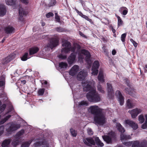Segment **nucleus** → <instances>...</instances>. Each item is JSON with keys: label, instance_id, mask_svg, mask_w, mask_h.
<instances>
[{"label": "nucleus", "instance_id": "69168bd1", "mask_svg": "<svg viewBox=\"0 0 147 147\" xmlns=\"http://www.w3.org/2000/svg\"><path fill=\"white\" fill-rule=\"evenodd\" d=\"M102 40H103V41L104 42H107V41L106 40V39L104 38H102Z\"/></svg>", "mask_w": 147, "mask_h": 147}, {"label": "nucleus", "instance_id": "680f3d73", "mask_svg": "<svg viewBox=\"0 0 147 147\" xmlns=\"http://www.w3.org/2000/svg\"><path fill=\"white\" fill-rule=\"evenodd\" d=\"M41 83L42 84L46 85L47 84V82L46 81L43 80L41 82Z\"/></svg>", "mask_w": 147, "mask_h": 147}, {"label": "nucleus", "instance_id": "f03ea898", "mask_svg": "<svg viewBox=\"0 0 147 147\" xmlns=\"http://www.w3.org/2000/svg\"><path fill=\"white\" fill-rule=\"evenodd\" d=\"M94 83L93 81L84 80L82 82V85L84 91H89L86 94L88 100L90 102H97L100 101L101 98L96 92Z\"/></svg>", "mask_w": 147, "mask_h": 147}, {"label": "nucleus", "instance_id": "4d7b16f0", "mask_svg": "<svg viewBox=\"0 0 147 147\" xmlns=\"http://www.w3.org/2000/svg\"><path fill=\"white\" fill-rule=\"evenodd\" d=\"M142 38L144 41H146L147 40V35L146 34H144L143 35Z\"/></svg>", "mask_w": 147, "mask_h": 147}, {"label": "nucleus", "instance_id": "c85d7f7f", "mask_svg": "<svg viewBox=\"0 0 147 147\" xmlns=\"http://www.w3.org/2000/svg\"><path fill=\"white\" fill-rule=\"evenodd\" d=\"M33 141L32 139H31L28 141L23 143L21 145V147H28L30 144Z\"/></svg>", "mask_w": 147, "mask_h": 147}, {"label": "nucleus", "instance_id": "2f4dec72", "mask_svg": "<svg viewBox=\"0 0 147 147\" xmlns=\"http://www.w3.org/2000/svg\"><path fill=\"white\" fill-rule=\"evenodd\" d=\"M115 16L118 20V26L119 27L122 26L123 24V21L119 16L117 15L116 14L115 15Z\"/></svg>", "mask_w": 147, "mask_h": 147}, {"label": "nucleus", "instance_id": "79ce46f5", "mask_svg": "<svg viewBox=\"0 0 147 147\" xmlns=\"http://www.w3.org/2000/svg\"><path fill=\"white\" fill-rule=\"evenodd\" d=\"M56 4V0H51L48 4L49 7H51L54 6Z\"/></svg>", "mask_w": 147, "mask_h": 147}, {"label": "nucleus", "instance_id": "aec40b11", "mask_svg": "<svg viewBox=\"0 0 147 147\" xmlns=\"http://www.w3.org/2000/svg\"><path fill=\"white\" fill-rule=\"evenodd\" d=\"M127 106L129 108H132L136 105L135 101L134 100L130 99H128L127 101Z\"/></svg>", "mask_w": 147, "mask_h": 147}, {"label": "nucleus", "instance_id": "3c124183", "mask_svg": "<svg viewBox=\"0 0 147 147\" xmlns=\"http://www.w3.org/2000/svg\"><path fill=\"white\" fill-rule=\"evenodd\" d=\"M4 129V127L3 125L0 126V136L3 133Z\"/></svg>", "mask_w": 147, "mask_h": 147}, {"label": "nucleus", "instance_id": "423d86ee", "mask_svg": "<svg viewBox=\"0 0 147 147\" xmlns=\"http://www.w3.org/2000/svg\"><path fill=\"white\" fill-rule=\"evenodd\" d=\"M20 127V124L9 123L6 125V130L8 132L11 133L19 128Z\"/></svg>", "mask_w": 147, "mask_h": 147}, {"label": "nucleus", "instance_id": "13d9d810", "mask_svg": "<svg viewBox=\"0 0 147 147\" xmlns=\"http://www.w3.org/2000/svg\"><path fill=\"white\" fill-rule=\"evenodd\" d=\"M55 18L56 21L58 22H59L60 21V19L59 16L55 14Z\"/></svg>", "mask_w": 147, "mask_h": 147}, {"label": "nucleus", "instance_id": "b1692460", "mask_svg": "<svg viewBox=\"0 0 147 147\" xmlns=\"http://www.w3.org/2000/svg\"><path fill=\"white\" fill-rule=\"evenodd\" d=\"M98 80L101 82H104L103 71L101 70H100L99 71L98 76Z\"/></svg>", "mask_w": 147, "mask_h": 147}, {"label": "nucleus", "instance_id": "6ab92c4d", "mask_svg": "<svg viewBox=\"0 0 147 147\" xmlns=\"http://www.w3.org/2000/svg\"><path fill=\"white\" fill-rule=\"evenodd\" d=\"M19 15L20 16L19 17V19L20 21H22L23 19L22 17L26 15V13L25 11H24V9L22 8L21 5H19Z\"/></svg>", "mask_w": 147, "mask_h": 147}, {"label": "nucleus", "instance_id": "a19ab883", "mask_svg": "<svg viewBox=\"0 0 147 147\" xmlns=\"http://www.w3.org/2000/svg\"><path fill=\"white\" fill-rule=\"evenodd\" d=\"M70 132L72 136L75 137L77 135V131L74 129L72 128L70 129Z\"/></svg>", "mask_w": 147, "mask_h": 147}, {"label": "nucleus", "instance_id": "338daca9", "mask_svg": "<svg viewBox=\"0 0 147 147\" xmlns=\"http://www.w3.org/2000/svg\"><path fill=\"white\" fill-rule=\"evenodd\" d=\"M21 82L23 84H24L26 83V81L25 80H24L22 81Z\"/></svg>", "mask_w": 147, "mask_h": 147}, {"label": "nucleus", "instance_id": "c9c22d12", "mask_svg": "<svg viewBox=\"0 0 147 147\" xmlns=\"http://www.w3.org/2000/svg\"><path fill=\"white\" fill-rule=\"evenodd\" d=\"M12 59V58L10 57V56H7L3 61V63L5 64L9 62Z\"/></svg>", "mask_w": 147, "mask_h": 147}, {"label": "nucleus", "instance_id": "473e14b6", "mask_svg": "<svg viewBox=\"0 0 147 147\" xmlns=\"http://www.w3.org/2000/svg\"><path fill=\"white\" fill-rule=\"evenodd\" d=\"M127 85L129 87V88H125V92L127 93L130 95L131 96H132L133 91L132 89H131L129 85L128 84H127Z\"/></svg>", "mask_w": 147, "mask_h": 147}, {"label": "nucleus", "instance_id": "4468645a", "mask_svg": "<svg viewBox=\"0 0 147 147\" xmlns=\"http://www.w3.org/2000/svg\"><path fill=\"white\" fill-rule=\"evenodd\" d=\"M142 111V110L140 109L136 108L131 111H129V112L131 114L132 117L135 118Z\"/></svg>", "mask_w": 147, "mask_h": 147}, {"label": "nucleus", "instance_id": "9b49d317", "mask_svg": "<svg viewBox=\"0 0 147 147\" xmlns=\"http://www.w3.org/2000/svg\"><path fill=\"white\" fill-rule=\"evenodd\" d=\"M107 86L108 96L110 99H112L114 96V93L112 85L111 84L107 83Z\"/></svg>", "mask_w": 147, "mask_h": 147}, {"label": "nucleus", "instance_id": "09e8293b", "mask_svg": "<svg viewBox=\"0 0 147 147\" xmlns=\"http://www.w3.org/2000/svg\"><path fill=\"white\" fill-rule=\"evenodd\" d=\"M2 93H0V98L5 97L4 99H6L7 98L6 94L2 91Z\"/></svg>", "mask_w": 147, "mask_h": 147}, {"label": "nucleus", "instance_id": "7ed1b4c3", "mask_svg": "<svg viewBox=\"0 0 147 147\" xmlns=\"http://www.w3.org/2000/svg\"><path fill=\"white\" fill-rule=\"evenodd\" d=\"M88 111L94 115V121L96 124L103 125L106 121L105 115L102 112V109L98 106H90L88 109Z\"/></svg>", "mask_w": 147, "mask_h": 147}, {"label": "nucleus", "instance_id": "de8ad7c7", "mask_svg": "<svg viewBox=\"0 0 147 147\" xmlns=\"http://www.w3.org/2000/svg\"><path fill=\"white\" fill-rule=\"evenodd\" d=\"M6 107V105L5 104H3L0 107V113L3 112L5 109Z\"/></svg>", "mask_w": 147, "mask_h": 147}, {"label": "nucleus", "instance_id": "6e6552de", "mask_svg": "<svg viewBox=\"0 0 147 147\" xmlns=\"http://www.w3.org/2000/svg\"><path fill=\"white\" fill-rule=\"evenodd\" d=\"M124 124L126 127H130L134 130H136L138 128L137 124L130 120H125Z\"/></svg>", "mask_w": 147, "mask_h": 147}, {"label": "nucleus", "instance_id": "ddd939ff", "mask_svg": "<svg viewBox=\"0 0 147 147\" xmlns=\"http://www.w3.org/2000/svg\"><path fill=\"white\" fill-rule=\"evenodd\" d=\"M40 141L34 144L35 147H49V145L45 140L42 139L40 140Z\"/></svg>", "mask_w": 147, "mask_h": 147}, {"label": "nucleus", "instance_id": "e2e57ef3", "mask_svg": "<svg viewBox=\"0 0 147 147\" xmlns=\"http://www.w3.org/2000/svg\"><path fill=\"white\" fill-rule=\"evenodd\" d=\"M116 51L115 50H113L112 52V54L113 55H115L116 53Z\"/></svg>", "mask_w": 147, "mask_h": 147}, {"label": "nucleus", "instance_id": "7c9ffc66", "mask_svg": "<svg viewBox=\"0 0 147 147\" xmlns=\"http://www.w3.org/2000/svg\"><path fill=\"white\" fill-rule=\"evenodd\" d=\"M24 132V129H22L18 132L16 135V138L18 139L20 138L21 136L23 134Z\"/></svg>", "mask_w": 147, "mask_h": 147}, {"label": "nucleus", "instance_id": "49530a36", "mask_svg": "<svg viewBox=\"0 0 147 147\" xmlns=\"http://www.w3.org/2000/svg\"><path fill=\"white\" fill-rule=\"evenodd\" d=\"M45 89L42 88L39 89L38 91V94L40 96L42 95L44 92Z\"/></svg>", "mask_w": 147, "mask_h": 147}, {"label": "nucleus", "instance_id": "f257e3e1", "mask_svg": "<svg viewBox=\"0 0 147 147\" xmlns=\"http://www.w3.org/2000/svg\"><path fill=\"white\" fill-rule=\"evenodd\" d=\"M62 42L63 43L62 46L64 48L61 49L62 53H64L66 54L70 51L74 52L76 51L78 53V58L79 60L82 61L85 57L86 62L89 65H91V61L90 59L91 55L88 51L85 49L80 50L81 47L78 44H74L73 46H71V43L67 40L62 41Z\"/></svg>", "mask_w": 147, "mask_h": 147}, {"label": "nucleus", "instance_id": "1a4fd4ad", "mask_svg": "<svg viewBox=\"0 0 147 147\" xmlns=\"http://www.w3.org/2000/svg\"><path fill=\"white\" fill-rule=\"evenodd\" d=\"M100 66L99 62L98 61H95L93 63L92 68V75H97L98 73V68Z\"/></svg>", "mask_w": 147, "mask_h": 147}, {"label": "nucleus", "instance_id": "5fc2aeb1", "mask_svg": "<svg viewBox=\"0 0 147 147\" xmlns=\"http://www.w3.org/2000/svg\"><path fill=\"white\" fill-rule=\"evenodd\" d=\"M130 41L132 43L134 47H136L138 45V43L132 39H130Z\"/></svg>", "mask_w": 147, "mask_h": 147}, {"label": "nucleus", "instance_id": "ea45409f", "mask_svg": "<svg viewBox=\"0 0 147 147\" xmlns=\"http://www.w3.org/2000/svg\"><path fill=\"white\" fill-rule=\"evenodd\" d=\"M146 118L145 122L142 125V128L143 129H145L147 128V114L145 115Z\"/></svg>", "mask_w": 147, "mask_h": 147}, {"label": "nucleus", "instance_id": "a211bd4d", "mask_svg": "<svg viewBox=\"0 0 147 147\" xmlns=\"http://www.w3.org/2000/svg\"><path fill=\"white\" fill-rule=\"evenodd\" d=\"M76 54L74 53H72L69 57L67 59V61L69 64H72L74 62L76 58Z\"/></svg>", "mask_w": 147, "mask_h": 147}, {"label": "nucleus", "instance_id": "052dcab7", "mask_svg": "<svg viewBox=\"0 0 147 147\" xmlns=\"http://www.w3.org/2000/svg\"><path fill=\"white\" fill-rule=\"evenodd\" d=\"M144 72L145 73H147V64L144 67Z\"/></svg>", "mask_w": 147, "mask_h": 147}, {"label": "nucleus", "instance_id": "4c0bfd02", "mask_svg": "<svg viewBox=\"0 0 147 147\" xmlns=\"http://www.w3.org/2000/svg\"><path fill=\"white\" fill-rule=\"evenodd\" d=\"M11 117L10 115H6L5 117L3 119H2L0 122V124H2L7 121Z\"/></svg>", "mask_w": 147, "mask_h": 147}, {"label": "nucleus", "instance_id": "2eb2a0df", "mask_svg": "<svg viewBox=\"0 0 147 147\" xmlns=\"http://www.w3.org/2000/svg\"><path fill=\"white\" fill-rule=\"evenodd\" d=\"M116 96L118 98V100L121 105H123L124 103V98L122 96L119 90H117L115 93Z\"/></svg>", "mask_w": 147, "mask_h": 147}, {"label": "nucleus", "instance_id": "c756f323", "mask_svg": "<svg viewBox=\"0 0 147 147\" xmlns=\"http://www.w3.org/2000/svg\"><path fill=\"white\" fill-rule=\"evenodd\" d=\"M67 66V64L66 63L61 62L59 63V66L61 69H65L66 68Z\"/></svg>", "mask_w": 147, "mask_h": 147}, {"label": "nucleus", "instance_id": "20e7f679", "mask_svg": "<svg viewBox=\"0 0 147 147\" xmlns=\"http://www.w3.org/2000/svg\"><path fill=\"white\" fill-rule=\"evenodd\" d=\"M116 127L119 132L121 133V139L123 144L127 146H131L132 144L131 142H124V141L131 139V136L129 135H126L123 134L124 132L125 131V130L120 123H117L116 124Z\"/></svg>", "mask_w": 147, "mask_h": 147}, {"label": "nucleus", "instance_id": "0e129e2a", "mask_svg": "<svg viewBox=\"0 0 147 147\" xmlns=\"http://www.w3.org/2000/svg\"><path fill=\"white\" fill-rule=\"evenodd\" d=\"M111 28H112V30L114 34L115 33V31H116L113 28V27H112Z\"/></svg>", "mask_w": 147, "mask_h": 147}, {"label": "nucleus", "instance_id": "0eeeda50", "mask_svg": "<svg viewBox=\"0 0 147 147\" xmlns=\"http://www.w3.org/2000/svg\"><path fill=\"white\" fill-rule=\"evenodd\" d=\"M115 136V133L111 131L108 134V136H105L103 137V139L107 143H111L112 142V140L114 139Z\"/></svg>", "mask_w": 147, "mask_h": 147}, {"label": "nucleus", "instance_id": "8fccbe9b", "mask_svg": "<svg viewBox=\"0 0 147 147\" xmlns=\"http://www.w3.org/2000/svg\"><path fill=\"white\" fill-rule=\"evenodd\" d=\"M19 143V141L18 140H16L12 142V145L14 146H16Z\"/></svg>", "mask_w": 147, "mask_h": 147}, {"label": "nucleus", "instance_id": "bf43d9fd", "mask_svg": "<svg viewBox=\"0 0 147 147\" xmlns=\"http://www.w3.org/2000/svg\"><path fill=\"white\" fill-rule=\"evenodd\" d=\"M20 1L22 2L23 3L25 4H28L29 3V1L28 0H20Z\"/></svg>", "mask_w": 147, "mask_h": 147}, {"label": "nucleus", "instance_id": "c03bdc74", "mask_svg": "<svg viewBox=\"0 0 147 147\" xmlns=\"http://www.w3.org/2000/svg\"><path fill=\"white\" fill-rule=\"evenodd\" d=\"M97 88L98 91L102 93H105V91L103 90V88H102L101 85L98 84V86Z\"/></svg>", "mask_w": 147, "mask_h": 147}, {"label": "nucleus", "instance_id": "412c9836", "mask_svg": "<svg viewBox=\"0 0 147 147\" xmlns=\"http://www.w3.org/2000/svg\"><path fill=\"white\" fill-rule=\"evenodd\" d=\"M6 13L5 6L3 4L0 5V16H3Z\"/></svg>", "mask_w": 147, "mask_h": 147}, {"label": "nucleus", "instance_id": "72a5a7b5", "mask_svg": "<svg viewBox=\"0 0 147 147\" xmlns=\"http://www.w3.org/2000/svg\"><path fill=\"white\" fill-rule=\"evenodd\" d=\"M88 102L87 101L83 100L79 102L78 105L79 107H80L84 106H88Z\"/></svg>", "mask_w": 147, "mask_h": 147}, {"label": "nucleus", "instance_id": "f3484780", "mask_svg": "<svg viewBox=\"0 0 147 147\" xmlns=\"http://www.w3.org/2000/svg\"><path fill=\"white\" fill-rule=\"evenodd\" d=\"M75 10L77 13L81 17L89 21L91 24H94V22L92 21V19L89 18L87 16L83 15L81 11H80L77 9H76Z\"/></svg>", "mask_w": 147, "mask_h": 147}, {"label": "nucleus", "instance_id": "39448f33", "mask_svg": "<svg viewBox=\"0 0 147 147\" xmlns=\"http://www.w3.org/2000/svg\"><path fill=\"white\" fill-rule=\"evenodd\" d=\"M94 140V141L92 138H87L86 139H84L83 141L85 144L89 146H91L92 145H94L95 142L99 147H101L104 146V144L101 142L98 137H95Z\"/></svg>", "mask_w": 147, "mask_h": 147}, {"label": "nucleus", "instance_id": "9d476101", "mask_svg": "<svg viewBox=\"0 0 147 147\" xmlns=\"http://www.w3.org/2000/svg\"><path fill=\"white\" fill-rule=\"evenodd\" d=\"M58 42L59 40L58 39L55 38H51L47 46V47L52 49L58 45Z\"/></svg>", "mask_w": 147, "mask_h": 147}, {"label": "nucleus", "instance_id": "a18cd8bd", "mask_svg": "<svg viewBox=\"0 0 147 147\" xmlns=\"http://www.w3.org/2000/svg\"><path fill=\"white\" fill-rule=\"evenodd\" d=\"M126 34L123 33L122 34L121 36V38L122 41L124 43H125V39L126 37Z\"/></svg>", "mask_w": 147, "mask_h": 147}, {"label": "nucleus", "instance_id": "393cba45", "mask_svg": "<svg viewBox=\"0 0 147 147\" xmlns=\"http://www.w3.org/2000/svg\"><path fill=\"white\" fill-rule=\"evenodd\" d=\"M14 28L12 27L8 26L5 28V30L7 34L11 33L13 32Z\"/></svg>", "mask_w": 147, "mask_h": 147}, {"label": "nucleus", "instance_id": "774afa93", "mask_svg": "<svg viewBox=\"0 0 147 147\" xmlns=\"http://www.w3.org/2000/svg\"><path fill=\"white\" fill-rule=\"evenodd\" d=\"M79 34H80V35H81V36H84V34H83L82 32H79Z\"/></svg>", "mask_w": 147, "mask_h": 147}, {"label": "nucleus", "instance_id": "603ef678", "mask_svg": "<svg viewBox=\"0 0 147 147\" xmlns=\"http://www.w3.org/2000/svg\"><path fill=\"white\" fill-rule=\"evenodd\" d=\"M87 132L88 134L90 135H91L93 134V132L91 128H88L87 129Z\"/></svg>", "mask_w": 147, "mask_h": 147}, {"label": "nucleus", "instance_id": "f704fd0d", "mask_svg": "<svg viewBox=\"0 0 147 147\" xmlns=\"http://www.w3.org/2000/svg\"><path fill=\"white\" fill-rule=\"evenodd\" d=\"M30 57L28 56V53L27 52L25 53L21 58V60L23 61H26Z\"/></svg>", "mask_w": 147, "mask_h": 147}, {"label": "nucleus", "instance_id": "a878e982", "mask_svg": "<svg viewBox=\"0 0 147 147\" xmlns=\"http://www.w3.org/2000/svg\"><path fill=\"white\" fill-rule=\"evenodd\" d=\"M132 147H145L143 145L141 144H140L139 142L138 141H136L134 142Z\"/></svg>", "mask_w": 147, "mask_h": 147}, {"label": "nucleus", "instance_id": "6e6d98bb", "mask_svg": "<svg viewBox=\"0 0 147 147\" xmlns=\"http://www.w3.org/2000/svg\"><path fill=\"white\" fill-rule=\"evenodd\" d=\"M59 57L60 59H65L66 58V55H63L62 54H60L59 55Z\"/></svg>", "mask_w": 147, "mask_h": 147}, {"label": "nucleus", "instance_id": "58836bf2", "mask_svg": "<svg viewBox=\"0 0 147 147\" xmlns=\"http://www.w3.org/2000/svg\"><path fill=\"white\" fill-rule=\"evenodd\" d=\"M144 116L142 115H141L138 116V120L141 123H143L144 121Z\"/></svg>", "mask_w": 147, "mask_h": 147}, {"label": "nucleus", "instance_id": "4be33fe9", "mask_svg": "<svg viewBox=\"0 0 147 147\" xmlns=\"http://www.w3.org/2000/svg\"><path fill=\"white\" fill-rule=\"evenodd\" d=\"M39 48L37 47H34L29 49V55H33L39 51Z\"/></svg>", "mask_w": 147, "mask_h": 147}, {"label": "nucleus", "instance_id": "864d4df0", "mask_svg": "<svg viewBox=\"0 0 147 147\" xmlns=\"http://www.w3.org/2000/svg\"><path fill=\"white\" fill-rule=\"evenodd\" d=\"M53 14L52 12H49L46 15V16L47 18H49L51 17H52L53 16Z\"/></svg>", "mask_w": 147, "mask_h": 147}, {"label": "nucleus", "instance_id": "e433bc0d", "mask_svg": "<svg viewBox=\"0 0 147 147\" xmlns=\"http://www.w3.org/2000/svg\"><path fill=\"white\" fill-rule=\"evenodd\" d=\"M5 2L7 5H14L16 0H5Z\"/></svg>", "mask_w": 147, "mask_h": 147}, {"label": "nucleus", "instance_id": "bb28decb", "mask_svg": "<svg viewBox=\"0 0 147 147\" xmlns=\"http://www.w3.org/2000/svg\"><path fill=\"white\" fill-rule=\"evenodd\" d=\"M119 11L121 13L122 12V14L124 15H125L127 13L128 9L126 7H122L119 9Z\"/></svg>", "mask_w": 147, "mask_h": 147}, {"label": "nucleus", "instance_id": "cd10ccee", "mask_svg": "<svg viewBox=\"0 0 147 147\" xmlns=\"http://www.w3.org/2000/svg\"><path fill=\"white\" fill-rule=\"evenodd\" d=\"M5 76H2L0 77V87L3 86L5 84Z\"/></svg>", "mask_w": 147, "mask_h": 147}, {"label": "nucleus", "instance_id": "f8f14e48", "mask_svg": "<svg viewBox=\"0 0 147 147\" xmlns=\"http://www.w3.org/2000/svg\"><path fill=\"white\" fill-rule=\"evenodd\" d=\"M88 75L87 71L82 70L80 71L77 76V79L79 81H82Z\"/></svg>", "mask_w": 147, "mask_h": 147}, {"label": "nucleus", "instance_id": "dca6fc26", "mask_svg": "<svg viewBox=\"0 0 147 147\" xmlns=\"http://www.w3.org/2000/svg\"><path fill=\"white\" fill-rule=\"evenodd\" d=\"M79 69L78 66L77 65H74L69 72V74L72 76L75 75L77 73Z\"/></svg>", "mask_w": 147, "mask_h": 147}, {"label": "nucleus", "instance_id": "5701e85b", "mask_svg": "<svg viewBox=\"0 0 147 147\" xmlns=\"http://www.w3.org/2000/svg\"><path fill=\"white\" fill-rule=\"evenodd\" d=\"M9 139H5L2 143L1 146L2 147H9V145L11 142Z\"/></svg>", "mask_w": 147, "mask_h": 147}, {"label": "nucleus", "instance_id": "37998d69", "mask_svg": "<svg viewBox=\"0 0 147 147\" xmlns=\"http://www.w3.org/2000/svg\"><path fill=\"white\" fill-rule=\"evenodd\" d=\"M56 30L58 32H62L65 31V29L61 27H57L55 28Z\"/></svg>", "mask_w": 147, "mask_h": 147}]
</instances>
